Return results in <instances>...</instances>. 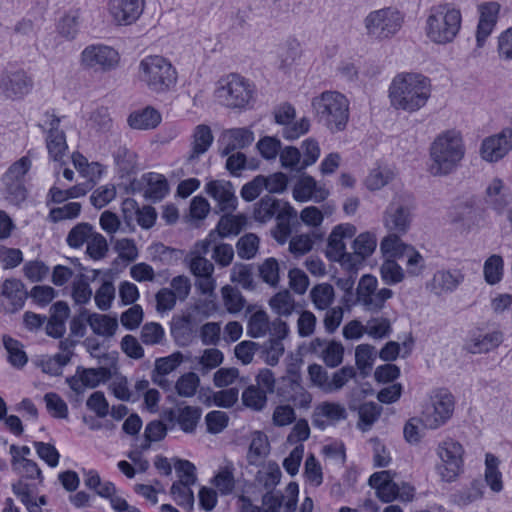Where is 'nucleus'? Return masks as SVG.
<instances>
[{"instance_id":"4d7b16f0","label":"nucleus","mask_w":512,"mask_h":512,"mask_svg":"<svg viewBox=\"0 0 512 512\" xmlns=\"http://www.w3.org/2000/svg\"><path fill=\"white\" fill-rule=\"evenodd\" d=\"M212 483L217 487L221 495H229L235 487L233 467L225 466L212 479Z\"/></svg>"},{"instance_id":"bb28decb","label":"nucleus","mask_w":512,"mask_h":512,"mask_svg":"<svg viewBox=\"0 0 512 512\" xmlns=\"http://www.w3.org/2000/svg\"><path fill=\"white\" fill-rule=\"evenodd\" d=\"M2 295L9 300L11 312L20 310L29 296L23 282L15 278L6 279L3 282Z\"/></svg>"},{"instance_id":"8fccbe9b","label":"nucleus","mask_w":512,"mask_h":512,"mask_svg":"<svg viewBox=\"0 0 512 512\" xmlns=\"http://www.w3.org/2000/svg\"><path fill=\"white\" fill-rule=\"evenodd\" d=\"M269 328V319L265 311L259 310L253 313L248 321L247 335L252 338L264 336Z\"/></svg>"},{"instance_id":"dca6fc26","label":"nucleus","mask_w":512,"mask_h":512,"mask_svg":"<svg viewBox=\"0 0 512 512\" xmlns=\"http://www.w3.org/2000/svg\"><path fill=\"white\" fill-rule=\"evenodd\" d=\"M276 393L282 401L293 403L299 408L307 409L312 402V395L304 388L302 380L280 377Z\"/></svg>"},{"instance_id":"3c124183","label":"nucleus","mask_w":512,"mask_h":512,"mask_svg":"<svg viewBox=\"0 0 512 512\" xmlns=\"http://www.w3.org/2000/svg\"><path fill=\"white\" fill-rule=\"evenodd\" d=\"M383 282L387 285H395L404 280L403 268L395 260H386L380 267Z\"/></svg>"},{"instance_id":"2eb2a0df","label":"nucleus","mask_w":512,"mask_h":512,"mask_svg":"<svg viewBox=\"0 0 512 512\" xmlns=\"http://www.w3.org/2000/svg\"><path fill=\"white\" fill-rule=\"evenodd\" d=\"M413 205L409 200L394 199L386 208L384 223L390 231L405 233L411 223Z\"/></svg>"},{"instance_id":"052dcab7","label":"nucleus","mask_w":512,"mask_h":512,"mask_svg":"<svg viewBox=\"0 0 512 512\" xmlns=\"http://www.w3.org/2000/svg\"><path fill=\"white\" fill-rule=\"evenodd\" d=\"M393 172L388 168L372 169L365 180L366 187L371 190H379L393 179Z\"/></svg>"},{"instance_id":"ddd939ff","label":"nucleus","mask_w":512,"mask_h":512,"mask_svg":"<svg viewBox=\"0 0 512 512\" xmlns=\"http://www.w3.org/2000/svg\"><path fill=\"white\" fill-rule=\"evenodd\" d=\"M112 378V372L108 367L84 368L78 366L76 374L66 378L70 389L77 395H82L85 388H96L101 383H106Z\"/></svg>"},{"instance_id":"a878e982","label":"nucleus","mask_w":512,"mask_h":512,"mask_svg":"<svg viewBox=\"0 0 512 512\" xmlns=\"http://www.w3.org/2000/svg\"><path fill=\"white\" fill-rule=\"evenodd\" d=\"M214 140L211 128L206 124L197 125L192 134V141L190 144V153L187 161H196L201 155L206 153L211 147Z\"/></svg>"},{"instance_id":"393cba45","label":"nucleus","mask_w":512,"mask_h":512,"mask_svg":"<svg viewBox=\"0 0 512 512\" xmlns=\"http://www.w3.org/2000/svg\"><path fill=\"white\" fill-rule=\"evenodd\" d=\"M450 222L459 224L464 229H470L479 220L478 208L472 200H466L453 205L448 213Z\"/></svg>"},{"instance_id":"79ce46f5","label":"nucleus","mask_w":512,"mask_h":512,"mask_svg":"<svg viewBox=\"0 0 512 512\" xmlns=\"http://www.w3.org/2000/svg\"><path fill=\"white\" fill-rule=\"evenodd\" d=\"M310 297L318 310H325L334 300V289L328 283L317 284L311 289Z\"/></svg>"},{"instance_id":"e433bc0d","label":"nucleus","mask_w":512,"mask_h":512,"mask_svg":"<svg viewBox=\"0 0 512 512\" xmlns=\"http://www.w3.org/2000/svg\"><path fill=\"white\" fill-rule=\"evenodd\" d=\"M499 460L498 458L488 453L485 459V480L488 486L494 492H500L503 489L502 474L498 470Z\"/></svg>"},{"instance_id":"a18cd8bd","label":"nucleus","mask_w":512,"mask_h":512,"mask_svg":"<svg viewBox=\"0 0 512 512\" xmlns=\"http://www.w3.org/2000/svg\"><path fill=\"white\" fill-rule=\"evenodd\" d=\"M503 259L499 255H492L490 256L484 263V277L485 281L490 284L494 285L501 281L503 276Z\"/></svg>"},{"instance_id":"6ab92c4d","label":"nucleus","mask_w":512,"mask_h":512,"mask_svg":"<svg viewBox=\"0 0 512 512\" xmlns=\"http://www.w3.org/2000/svg\"><path fill=\"white\" fill-rule=\"evenodd\" d=\"M145 0H109V11L120 25L134 23L143 13Z\"/></svg>"},{"instance_id":"de8ad7c7","label":"nucleus","mask_w":512,"mask_h":512,"mask_svg":"<svg viewBox=\"0 0 512 512\" xmlns=\"http://www.w3.org/2000/svg\"><path fill=\"white\" fill-rule=\"evenodd\" d=\"M377 284V278L371 274H366L361 277L358 283L356 295L357 301L364 307L366 304L371 303V297L375 294Z\"/></svg>"},{"instance_id":"a19ab883","label":"nucleus","mask_w":512,"mask_h":512,"mask_svg":"<svg viewBox=\"0 0 512 512\" xmlns=\"http://www.w3.org/2000/svg\"><path fill=\"white\" fill-rule=\"evenodd\" d=\"M191 486L182 482H174L170 488V494L176 504L188 511L193 510L194 507V494Z\"/></svg>"},{"instance_id":"ea45409f","label":"nucleus","mask_w":512,"mask_h":512,"mask_svg":"<svg viewBox=\"0 0 512 512\" xmlns=\"http://www.w3.org/2000/svg\"><path fill=\"white\" fill-rule=\"evenodd\" d=\"M201 414L202 410L199 407L185 406L179 409L177 422L181 430L185 433L194 432L201 418Z\"/></svg>"},{"instance_id":"9b49d317","label":"nucleus","mask_w":512,"mask_h":512,"mask_svg":"<svg viewBox=\"0 0 512 512\" xmlns=\"http://www.w3.org/2000/svg\"><path fill=\"white\" fill-rule=\"evenodd\" d=\"M454 411V397L446 390L436 393L431 405L423 411L422 422L429 429H437L452 416Z\"/></svg>"},{"instance_id":"58836bf2","label":"nucleus","mask_w":512,"mask_h":512,"mask_svg":"<svg viewBox=\"0 0 512 512\" xmlns=\"http://www.w3.org/2000/svg\"><path fill=\"white\" fill-rule=\"evenodd\" d=\"M269 453V442L262 432H256L251 440L247 460L251 465H256L260 459Z\"/></svg>"},{"instance_id":"a211bd4d","label":"nucleus","mask_w":512,"mask_h":512,"mask_svg":"<svg viewBox=\"0 0 512 512\" xmlns=\"http://www.w3.org/2000/svg\"><path fill=\"white\" fill-rule=\"evenodd\" d=\"M512 149V128L503 129L498 135L486 138L481 146L483 159L494 162Z\"/></svg>"},{"instance_id":"b1692460","label":"nucleus","mask_w":512,"mask_h":512,"mask_svg":"<svg viewBox=\"0 0 512 512\" xmlns=\"http://www.w3.org/2000/svg\"><path fill=\"white\" fill-rule=\"evenodd\" d=\"M206 193L218 202L221 211L235 210L237 197L229 181L212 180L206 184Z\"/></svg>"},{"instance_id":"680f3d73","label":"nucleus","mask_w":512,"mask_h":512,"mask_svg":"<svg viewBox=\"0 0 512 512\" xmlns=\"http://www.w3.org/2000/svg\"><path fill=\"white\" fill-rule=\"evenodd\" d=\"M81 212V204L78 202H70L62 207L52 208L48 214L49 221L53 223L66 219H74Z\"/></svg>"},{"instance_id":"473e14b6","label":"nucleus","mask_w":512,"mask_h":512,"mask_svg":"<svg viewBox=\"0 0 512 512\" xmlns=\"http://www.w3.org/2000/svg\"><path fill=\"white\" fill-rule=\"evenodd\" d=\"M87 323L92 331L100 336L111 337L115 334L118 328L116 318H111L108 315L92 313L87 319Z\"/></svg>"},{"instance_id":"f8f14e48","label":"nucleus","mask_w":512,"mask_h":512,"mask_svg":"<svg viewBox=\"0 0 512 512\" xmlns=\"http://www.w3.org/2000/svg\"><path fill=\"white\" fill-rule=\"evenodd\" d=\"M437 454L441 459V464L437 465L439 474L446 481L454 480L463 464L462 445L453 441L443 442L438 446Z\"/></svg>"},{"instance_id":"c03bdc74","label":"nucleus","mask_w":512,"mask_h":512,"mask_svg":"<svg viewBox=\"0 0 512 512\" xmlns=\"http://www.w3.org/2000/svg\"><path fill=\"white\" fill-rule=\"evenodd\" d=\"M200 385V378L194 372H187L181 375L175 383V390L181 397H192Z\"/></svg>"},{"instance_id":"7c9ffc66","label":"nucleus","mask_w":512,"mask_h":512,"mask_svg":"<svg viewBox=\"0 0 512 512\" xmlns=\"http://www.w3.org/2000/svg\"><path fill=\"white\" fill-rule=\"evenodd\" d=\"M464 281V274L458 270H440L433 276L435 289L441 292H453Z\"/></svg>"},{"instance_id":"c9c22d12","label":"nucleus","mask_w":512,"mask_h":512,"mask_svg":"<svg viewBox=\"0 0 512 512\" xmlns=\"http://www.w3.org/2000/svg\"><path fill=\"white\" fill-rule=\"evenodd\" d=\"M3 345L8 352V361L16 368H22L28 362V357L23 350L20 341L8 336H3Z\"/></svg>"},{"instance_id":"9d476101","label":"nucleus","mask_w":512,"mask_h":512,"mask_svg":"<svg viewBox=\"0 0 512 512\" xmlns=\"http://www.w3.org/2000/svg\"><path fill=\"white\" fill-rule=\"evenodd\" d=\"M119 61L118 51L103 44L89 45L81 53L82 65L94 72H110L118 67Z\"/></svg>"},{"instance_id":"338daca9","label":"nucleus","mask_w":512,"mask_h":512,"mask_svg":"<svg viewBox=\"0 0 512 512\" xmlns=\"http://www.w3.org/2000/svg\"><path fill=\"white\" fill-rule=\"evenodd\" d=\"M6 187V199L12 204L19 205L27 198L25 181H12L3 179Z\"/></svg>"},{"instance_id":"49530a36","label":"nucleus","mask_w":512,"mask_h":512,"mask_svg":"<svg viewBox=\"0 0 512 512\" xmlns=\"http://www.w3.org/2000/svg\"><path fill=\"white\" fill-rule=\"evenodd\" d=\"M261 358L266 364L275 366L284 353V345L279 339H269L263 345H260Z\"/></svg>"},{"instance_id":"f257e3e1","label":"nucleus","mask_w":512,"mask_h":512,"mask_svg":"<svg viewBox=\"0 0 512 512\" xmlns=\"http://www.w3.org/2000/svg\"><path fill=\"white\" fill-rule=\"evenodd\" d=\"M431 80L414 72L396 75L389 87L391 105L397 110L413 113L424 107L431 96Z\"/></svg>"},{"instance_id":"7ed1b4c3","label":"nucleus","mask_w":512,"mask_h":512,"mask_svg":"<svg viewBox=\"0 0 512 512\" xmlns=\"http://www.w3.org/2000/svg\"><path fill=\"white\" fill-rule=\"evenodd\" d=\"M312 107L318 123L331 133L345 130L349 120V101L342 93L324 91L312 99Z\"/></svg>"},{"instance_id":"13d9d810","label":"nucleus","mask_w":512,"mask_h":512,"mask_svg":"<svg viewBox=\"0 0 512 512\" xmlns=\"http://www.w3.org/2000/svg\"><path fill=\"white\" fill-rule=\"evenodd\" d=\"M46 146L49 156L54 161H60L68 148L65 133L47 134Z\"/></svg>"},{"instance_id":"5fc2aeb1","label":"nucleus","mask_w":512,"mask_h":512,"mask_svg":"<svg viewBox=\"0 0 512 512\" xmlns=\"http://www.w3.org/2000/svg\"><path fill=\"white\" fill-rule=\"evenodd\" d=\"M222 296L224 304L230 313L240 312L246 304L245 298L235 287L229 285L224 286L222 288Z\"/></svg>"},{"instance_id":"603ef678","label":"nucleus","mask_w":512,"mask_h":512,"mask_svg":"<svg viewBox=\"0 0 512 512\" xmlns=\"http://www.w3.org/2000/svg\"><path fill=\"white\" fill-rule=\"evenodd\" d=\"M93 227L89 223H79L68 233L66 242L72 248H80L93 234Z\"/></svg>"},{"instance_id":"aec40b11","label":"nucleus","mask_w":512,"mask_h":512,"mask_svg":"<svg viewBox=\"0 0 512 512\" xmlns=\"http://www.w3.org/2000/svg\"><path fill=\"white\" fill-rule=\"evenodd\" d=\"M254 141V133L246 127L232 128L225 130L220 136L218 143L220 155L225 157L230 153L244 149Z\"/></svg>"},{"instance_id":"4c0bfd02","label":"nucleus","mask_w":512,"mask_h":512,"mask_svg":"<svg viewBox=\"0 0 512 512\" xmlns=\"http://www.w3.org/2000/svg\"><path fill=\"white\" fill-rule=\"evenodd\" d=\"M266 391L255 385L248 386L242 392L243 405L254 411H262L267 405Z\"/></svg>"},{"instance_id":"37998d69","label":"nucleus","mask_w":512,"mask_h":512,"mask_svg":"<svg viewBox=\"0 0 512 512\" xmlns=\"http://www.w3.org/2000/svg\"><path fill=\"white\" fill-rule=\"evenodd\" d=\"M344 346L341 342L332 340L322 349L320 356L329 368H336L343 362Z\"/></svg>"},{"instance_id":"72a5a7b5","label":"nucleus","mask_w":512,"mask_h":512,"mask_svg":"<svg viewBox=\"0 0 512 512\" xmlns=\"http://www.w3.org/2000/svg\"><path fill=\"white\" fill-rule=\"evenodd\" d=\"M376 246V237L370 232L361 233L354 239L352 247L354 249L353 255L358 260L357 266L374 252Z\"/></svg>"},{"instance_id":"69168bd1","label":"nucleus","mask_w":512,"mask_h":512,"mask_svg":"<svg viewBox=\"0 0 512 512\" xmlns=\"http://www.w3.org/2000/svg\"><path fill=\"white\" fill-rule=\"evenodd\" d=\"M44 400L46 403V408L51 416L59 419H65L68 417V406L57 393H46Z\"/></svg>"},{"instance_id":"6e6d98bb","label":"nucleus","mask_w":512,"mask_h":512,"mask_svg":"<svg viewBox=\"0 0 512 512\" xmlns=\"http://www.w3.org/2000/svg\"><path fill=\"white\" fill-rule=\"evenodd\" d=\"M316 190V180L304 174L293 189V198L298 202H306L312 198Z\"/></svg>"},{"instance_id":"c756f323","label":"nucleus","mask_w":512,"mask_h":512,"mask_svg":"<svg viewBox=\"0 0 512 512\" xmlns=\"http://www.w3.org/2000/svg\"><path fill=\"white\" fill-rule=\"evenodd\" d=\"M113 158L121 177L135 174L138 170V156L136 152L126 146H119L113 152Z\"/></svg>"},{"instance_id":"e2e57ef3","label":"nucleus","mask_w":512,"mask_h":512,"mask_svg":"<svg viewBox=\"0 0 512 512\" xmlns=\"http://www.w3.org/2000/svg\"><path fill=\"white\" fill-rule=\"evenodd\" d=\"M271 309L283 316H289L294 309V301L288 291L278 292L270 300Z\"/></svg>"},{"instance_id":"bf43d9fd","label":"nucleus","mask_w":512,"mask_h":512,"mask_svg":"<svg viewBox=\"0 0 512 512\" xmlns=\"http://www.w3.org/2000/svg\"><path fill=\"white\" fill-rule=\"evenodd\" d=\"M165 337L163 327L157 322L145 323L140 331V339L145 345H157L162 343Z\"/></svg>"},{"instance_id":"cd10ccee","label":"nucleus","mask_w":512,"mask_h":512,"mask_svg":"<svg viewBox=\"0 0 512 512\" xmlns=\"http://www.w3.org/2000/svg\"><path fill=\"white\" fill-rule=\"evenodd\" d=\"M142 181L147 184L144 196L153 202L161 201L169 192L166 178L158 173L149 172L142 175Z\"/></svg>"},{"instance_id":"f3484780","label":"nucleus","mask_w":512,"mask_h":512,"mask_svg":"<svg viewBox=\"0 0 512 512\" xmlns=\"http://www.w3.org/2000/svg\"><path fill=\"white\" fill-rule=\"evenodd\" d=\"M33 87V80L23 70L7 72L0 79V93L7 99H21Z\"/></svg>"},{"instance_id":"c85d7f7f","label":"nucleus","mask_w":512,"mask_h":512,"mask_svg":"<svg viewBox=\"0 0 512 512\" xmlns=\"http://www.w3.org/2000/svg\"><path fill=\"white\" fill-rule=\"evenodd\" d=\"M127 121L133 129L149 130L155 128L161 122V115L156 109L148 106L132 112Z\"/></svg>"},{"instance_id":"423d86ee","label":"nucleus","mask_w":512,"mask_h":512,"mask_svg":"<svg viewBox=\"0 0 512 512\" xmlns=\"http://www.w3.org/2000/svg\"><path fill=\"white\" fill-rule=\"evenodd\" d=\"M140 79L150 90L160 93L169 90L177 80L172 64L162 56H148L139 65Z\"/></svg>"},{"instance_id":"6e6552de","label":"nucleus","mask_w":512,"mask_h":512,"mask_svg":"<svg viewBox=\"0 0 512 512\" xmlns=\"http://www.w3.org/2000/svg\"><path fill=\"white\" fill-rule=\"evenodd\" d=\"M221 83L217 96L227 107L245 109L254 100L255 86L241 75L230 74Z\"/></svg>"},{"instance_id":"4be33fe9","label":"nucleus","mask_w":512,"mask_h":512,"mask_svg":"<svg viewBox=\"0 0 512 512\" xmlns=\"http://www.w3.org/2000/svg\"><path fill=\"white\" fill-rule=\"evenodd\" d=\"M347 418V411L339 403L325 401L317 405L312 415L314 427L325 430L330 423H336Z\"/></svg>"},{"instance_id":"39448f33","label":"nucleus","mask_w":512,"mask_h":512,"mask_svg":"<svg viewBox=\"0 0 512 512\" xmlns=\"http://www.w3.org/2000/svg\"><path fill=\"white\" fill-rule=\"evenodd\" d=\"M253 214L254 219L261 223H266L275 217L277 229L283 238L281 242L290 236V222L297 217L296 210L288 202H282L271 195H265L255 204Z\"/></svg>"},{"instance_id":"774afa93","label":"nucleus","mask_w":512,"mask_h":512,"mask_svg":"<svg viewBox=\"0 0 512 512\" xmlns=\"http://www.w3.org/2000/svg\"><path fill=\"white\" fill-rule=\"evenodd\" d=\"M23 273L31 282H41L47 277L49 267L40 260L27 261L23 266Z\"/></svg>"},{"instance_id":"864d4df0","label":"nucleus","mask_w":512,"mask_h":512,"mask_svg":"<svg viewBox=\"0 0 512 512\" xmlns=\"http://www.w3.org/2000/svg\"><path fill=\"white\" fill-rule=\"evenodd\" d=\"M92 289L89 279L84 274H79L72 284V298L76 304L83 305L90 301Z\"/></svg>"},{"instance_id":"5701e85b","label":"nucleus","mask_w":512,"mask_h":512,"mask_svg":"<svg viewBox=\"0 0 512 512\" xmlns=\"http://www.w3.org/2000/svg\"><path fill=\"white\" fill-rule=\"evenodd\" d=\"M15 496L25 505L29 512H42L41 506L47 505V497L42 495L36 501L38 484L36 482L17 481L12 484Z\"/></svg>"},{"instance_id":"f03ea898","label":"nucleus","mask_w":512,"mask_h":512,"mask_svg":"<svg viewBox=\"0 0 512 512\" xmlns=\"http://www.w3.org/2000/svg\"><path fill=\"white\" fill-rule=\"evenodd\" d=\"M464 154L465 148L459 133L455 131L442 133L430 147V173L434 176L450 174L457 168Z\"/></svg>"},{"instance_id":"09e8293b","label":"nucleus","mask_w":512,"mask_h":512,"mask_svg":"<svg viewBox=\"0 0 512 512\" xmlns=\"http://www.w3.org/2000/svg\"><path fill=\"white\" fill-rule=\"evenodd\" d=\"M259 248V238L254 233H247L236 243L237 254L241 259H252Z\"/></svg>"},{"instance_id":"f704fd0d","label":"nucleus","mask_w":512,"mask_h":512,"mask_svg":"<svg viewBox=\"0 0 512 512\" xmlns=\"http://www.w3.org/2000/svg\"><path fill=\"white\" fill-rule=\"evenodd\" d=\"M171 335L175 343L180 347L188 346L193 337V329L191 325V317L183 316L172 322Z\"/></svg>"},{"instance_id":"412c9836","label":"nucleus","mask_w":512,"mask_h":512,"mask_svg":"<svg viewBox=\"0 0 512 512\" xmlns=\"http://www.w3.org/2000/svg\"><path fill=\"white\" fill-rule=\"evenodd\" d=\"M500 11V4L497 2H486L479 5L480 18L477 25L476 41L478 47H483L486 39L492 33Z\"/></svg>"},{"instance_id":"0eeeda50","label":"nucleus","mask_w":512,"mask_h":512,"mask_svg":"<svg viewBox=\"0 0 512 512\" xmlns=\"http://www.w3.org/2000/svg\"><path fill=\"white\" fill-rule=\"evenodd\" d=\"M403 14L394 7L371 11L364 19L367 35L375 40L392 38L402 27Z\"/></svg>"},{"instance_id":"4468645a","label":"nucleus","mask_w":512,"mask_h":512,"mask_svg":"<svg viewBox=\"0 0 512 512\" xmlns=\"http://www.w3.org/2000/svg\"><path fill=\"white\" fill-rule=\"evenodd\" d=\"M503 342V333L499 330L488 331L485 328H474L469 331L464 349L471 354L488 353Z\"/></svg>"},{"instance_id":"0e129e2a","label":"nucleus","mask_w":512,"mask_h":512,"mask_svg":"<svg viewBox=\"0 0 512 512\" xmlns=\"http://www.w3.org/2000/svg\"><path fill=\"white\" fill-rule=\"evenodd\" d=\"M382 407L375 402H366L359 408V426L363 425L362 430H367L379 418Z\"/></svg>"},{"instance_id":"20e7f679","label":"nucleus","mask_w":512,"mask_h":512,"mask_svg":"<svg viewBox=\"0 0 512 512\" xmlns=\"http://www.w3.org/2000/svg\"><path fill=\"white\" fill-rule=\"evenodd\" d=\"M462 23V14L451 3L434 5L429 10L425 32L434 43L447 44L458 35Z\"/></svg>"},{"instance_id":"1a4fd4ad","label":"nucleus","mask_w":512,"mask_h":512,"mask_svg":"<svg viewBox=\"0 0 512 512\" xmlns=\"http://www.w3.org/2000/svg\"><path fill=\"white\" fill-rule=\"evenodd\" d=\"M357 230L353 224L345 223L335 226L328 237L326 257L332 262H339L348 271H357L356 257L346 251L345 239L355 236Z\"/></svg>"},{"instance_id":"2f4dec72","label":"nucleus","mask_w":512,"mask_h":512,"mask_svg":"<svg viewBox=\"0 0 512 512\" xmlns=\"http://www.w3.org/2000/svg\"><path fill=\"white\" fill-rule=\"evenodd\" d=\"M247 225V217L243 214L224 215L220 218L214 229L217 236L225 238L230 235H238Z\"/></svg>"}]
</instances>
